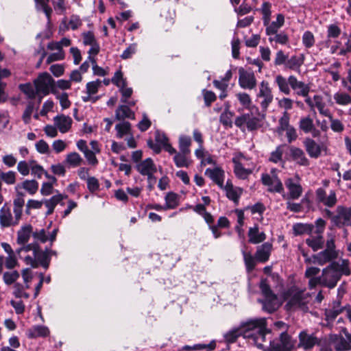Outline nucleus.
Listing matches in <instances>:
<instances>
[{
	"label": "nucleus",
	"mask_w": 351,
	"mask_h": 351,
	"mask_svg": "<svg viewBox=\"0 0 351 351\" xmlns=\"http://www.w3.org/2000/svg\"><path fill=\"white\" fill-rule=\"evenodd\" d=\"M136 168L142 176H147L148 182H151V178L156 180L154 174L157 171V167L152 158H147L139 162Z\"/></svg>",
	"instance_id": "obj_17"
},
{
	"label": "nucleus",
	"mask_w": 351,
	"mask_h": 351,
	"mask_svg": "<svg viewBox=\"0 0 351 351\" xmlns=\"http://www.w3.org/2000/svg\"><path fill=\"white\" fill-rule=\"evenodd\" d=\"M34 86L38 94L45 96L50 93L56 95L57 89L55 87V80L48 73H43L34 81Z\"/></svg>",
	"instance_id": "obj_9"
},
{
	"label": "nucleus",
	"mask_w": 351,
	"mask_h": 351,
	"mask_svg": "<svg viewBox=\"0 0 351 351\" xmlns=\"http://www.w3.org/2000/svg\"><path fill=\"white\" fill-rule=\"evenodd\" d=\"M16 172L13 171L3 172L0 170L1 180L8 185L14 184L16 182Z\"/></svg>",
	"instance_id": "obj_55"
},
{
	"label": "nucleus",
	"mask_w": 351,
	"mask_h": 351,
	"mask_svg": "<svg viewBox=\"0 0 351 351\" xmlns=\"http://www.w3.org/2000/svg\"><path fill=\"white\" fill-rule=\"evenodd\" d=\"M224 190L226 193L227 197L233 201L234 203H238L239 198L243 193V189L240 187H235L233 184L228 181L226 186H223Z\"/></svg>",
	"instance_id": "obj_30"
},
{
	"label": "nucleus",
	"mask_w": 351,
	"mask_h": 351,
	"mask_svg": "<svg viewBox=\"0 0 351 351\" xmlns=\"http://www.w3.org/2000/svg\"><path fill=\"white\" fill-rule=\"evenodd\" d=\"M115 117L117 120H123L125 118L134 119V113L128 106L122 105L116 110Z\"/></svg>",
	"instance_id": "obj_42"
},
{
	"label": "nucleus",
	"mask_w": 351,
	"mask_h": 351,
	"mask_svg": "<svg viewBox=\"0 0 351 351\" xmlns=\"http://www.w3.org/2000/svg\"><path fill=\"white\" fill-rule=\"evenodd\" d=\"M271 3L269 2H264L261 8L263 14V25H268L271 19Z\"/></svg>",
	"instance_id": "obj_56"
},
{
	"label": "nucleus",
	"mask_w": 351,
	"mask_h": 351,
	"mask_svg": "<svg viewBox=\"0 0 351 351\" xmlns=\"http://www.w3.org/2000/svg\"><path fill=\"white\" fill-rule=\"evenodd\" d=\"M260 288L265 299L259 300L263 304L265 311L272 313L276 311L281 304L277 296L274 294L265 280H262L260 283Z\"/></svg>",
	"instance_id": "obj_8"
},
{
	"label": "nucleus",
	"mask_w": 351,
	"mask_h": 351,
	"mask_svg": "<svg viewBox=\"0 0 351 351\" xmlns=\"http://www.w3.org/2000/svg\"><path fill=\"white\" fill-rule=\"evenodd\" d=\"M179 204L178 195L174 193H168L165 196V208L173 209Z\"/></svg>",
	"instance_id": "obj_49"
},
{
	"label": "nucleus",
	"mask_w": 351,
	"mask_h": 351,
	"mask_svg": "<svg viewBox=\"0 0 351 351\" xmlns=\"http://www.w3.org/2000/svg\"><path fill=\"white\" fill-rule=\"evenodd\" d=\"M24 195L18 193L16 197L13 201V213L10 207L5 204L0 209V226L2 228H9L17 225L21 219L25 200Z\"/></svg>",
	"instance_id": "obj_4"
},
{
	"label": "nucleus",
	"mask_w": 351,
	"mask_h": 351,
	"mask_svg": "<svg viewBox=\"0 0 351 351\" xmlns=\"http://www.w3.org/2000/svg\"><path fill=\"white\" fill-rule=\"evenodd\" d=\"M337 256V252H330L324 250L319 253L313 255L311 258H306L305 261L308 263L324 265V264L331 261L332 259L336 258Z\"/></svg>",
	"instance_id": "obj_18"
},
{
	"label": "nucleus",
	"mask_w": 351,
	"mask_h": 351,
	"mask_svg": "<svg viewBox=\"0 0 351 351\" xmlns=\"http://www.w3.org/2000/svg\"><path fill=\"white\" fill-rule=\"evenodd\" d=\"M315 37L310 31H306L302 35V44L306 48H311L315 44Z\"/></svg>",
	"instance_id": "obj_63"
},
{
	"label": "nucleus",
	"mask_w": 351,
	"mask_h": 351,
	"mask_svg": "<svg viewBox=\"0 0 351 351\" xmlns=\"http://www.w3.org/2000/svg\"><path fill=\"white\" fill-rule=\"evenodd\" d=\"M72 119L64 114L57 115L53 118V123L60 132L64 134L68 132L72 125Z\"/></svg>",
	"instance_id": "obj_26"
},
{
	"label": "nucleus",
	"mask_w": 351,
	"mask_h": 351,
	"mask_svg": "<svg viewBox=\"0 0 351 351\" xmlns=\"http://www.w3.org/2000/svg\"><path fill=\"white\" fill-rule=\"evenodd\" d=\"M306 243L314 252H316L323 247L324 241L323 237L320 234H317L316 236H311L306 239Z\"/></svg>",
	"instance_id": "obj_40"
},
{
	"label": "nucleus",
	"mask_w": 351,
	"mask_h": 351,
	"mask_svg": "<svg viewBox=\"0 0 351 351\" xmlns=\"http://www.w3.org/2000/svg\"><path fill=\"white\" fill-rule=\"evenodd\" d=\"M275 83L278 86L279 90L285 95H289L291 90L289 88V77L286 79L281 75H276L275 78Z\"/></svg>",
	"instance_id": "obj_44"
},
{
	"label": "nucleus",
	"mask_w": 351,
	"mask_h": 351,
	"mask_svg": "<svg viewBox=\"0 0 351 351\" xmlns=\"http://www.w3.org/2000/svg\"><path fill=\"white\" fill-rule=\"evenodd\" d=\"M289 114L287 111H285L282 114V116L279 119V125L277 128V131L278 133L281 134L286 129L291 127L289 125Z\"/></svg>",
	"instance_id": "obj_57"
},
{
	"label": "nucleus",
	"mask_w": 351,
	"mask_h": 351,
	"mask_svg": "<svg viewBox=\"0 0 351 351\" xmlns=\"http://www.w3.org/2000/svg\"><path fill=\"white\" fill-rule=\"evenodd\" d=\"M234 173L240 180H246L256 169V164L241 152H236L232 159Z\"/></svg>",
	"instance_id": "obj_5"
},
{
	"label": "nucleus",
	"mask_w": 351,
	"mask_h": 351,
	"mask_svg": "<svg viewBox=\"0 0 351 351\" xmlns=\"http://www.w3.org/2000/svg\"><path fill=\"white\" fill-rule=\"evenodd\" d=\"M305 60V56L303 53L293 55L288 59L286 62L285 69L293 70L295 71H300V67L304 64Z\"/></svg>",
	"instance_id": "obj_28"
},
{
	"label": "nucleus",
	"mask_w": 351,
	"mask_h": 351,
	"mask_svg": "<svg viewBox=\"0 0 351 351\" xmlns=\"http://www.w3.org/2000/svg\"><path fill=\"white\" fill-rule=\"evenodd\" d=\"M173 162L178 168L190 167L193 162L191 158V153L179 152L173 156Z\"/></svg>",
	"instance_id": "obj_31"
},
{
	"label": "nucleus",
	"mask_w": 351,
	"mask_h": 351,
	"mask_svg": "<svg viewBox=\"0 0 351 351\" xmlns=\"http://www.w3.org/2000/svg\"><path fill=\"white\" fill-rule=\"evenodd\" d=\"M278 170L273 168L270 173H262L261 182L267 187V191L270 193H282L284 192V187L282 181L277 176Z\"/></svg>",
	"instance_id": "obj_11"
},
{
	"label": "nucleus",
	"mask_w": 351,
	"mask_h": 351,
	"mask_svg": "<svg viewBox=\"0 0 351 351\" xmlns=\"http://www.w3.org/2000/svg\"><path fill=\"white\" fill-rule=\"evenodd\" d=\"M285 184L288 190L287 197L289 199H298L300 198L302 194L303 189L298 175L287 178L285 180Z\"/></svg>",
	"instance_id": "obj_14"
},
{
	"label": "nucleus",
	"mask_w": 351,
	"mask_h": 351,
	"mask_svg": "<svg viewBox=\"0 0 351 351\" xmlns=\"http://www.w3.org/2000/svg\"><path fill=\"white\" fill-rule=\"evenodd\" d=\"M17 253L20 259L33 268H37L41 265L45 269H47L49 265L47 252H43V250L36 243L18 248Z\"/></svg>",
	"instance_id": "obj_3"
},
{
	"label": "nucleus",
	"mask_w": 351,
	"mask_h": 351,
	"mask_svg": "<svg viewBox=\"0 0 351 351\" xmlns=\"http://www.w3.org/2000/svg\"><path fill=\"white\" fill-rule=\"evenodd\" d=\"M285 23V16L282 14L276 16L275 21L269 23L268 25H264L266 27L265 33L267 36H272L278 32V29L283 26Z\"/></svg>",
	"instance_id": "obj_33"
},
{
	"label": "nucleus",
	"mask_w": 351,
	"mask_h": 351,
	"mask_svg": "<svg viewBox=\"0 0 351 351\" xmlns=\"http://www.w3.org/2000/svg\"><path fill=\"white\" fill-rule=\"evenodd\" d=\"M336 213V215L332 217V221L336 226L351 225V206L344 207L339 206L337 208Z\"/></svg>",
	"instance_id": "obj_15"
},
{
	"label": "nucleus",
	"mask_w": 351,
	"mask_h": 351,
	"mask_svg": "<svg viewBox=\"0 0 351 351\" xmlns=\"http://www.w3.org/2000/svg\"><path fill=\"white\" fill-rule=\"evenodd\" d=\"M117 136L122 138L125 135L131 134V124L128 121H123L115 126Z\"/></svg>",
	"instance_id": "obj_48"
},
{
	"label": "nucleus",
	"mask_w": 351,
	"mask_h": 351,
	"mask_svg": "<svg viewBox=\"0 0 351 351\" xmlns=\"http://www.w3.org/2000/svg\"><path fill=\"white\" fill-rule=\"evenodd\" d=\"M57 232V229H54L51 232H49L47 230L44 228L36 230L32 233V237L34 240V243L36 244H38V242L45 243L49 241L51 245L56 239Z\"/></svg>",
	"instance_id": "obj_21"
},
{
	"label": "nucleus",
	"mask_w": 351,
	"mask_h": 351,
	"mask_svg": "<svg viewBox=\"0 0 351 351\" xmlns=\"http://www.w3.org/2000/svg\"><path fill=\"white\" fill-rule=\"evenodd\" d=\"M349 261L339 260L333 262L322 270V276L318 278H311L308 281L311 288H314L317 285H322L329 289L334 288L342 275H349Z\"/></svg>",
	"instance_id": "obj_2"
},
{
	"label": "nucleus",
	"mask_w": 351,
	"mask_h": 351,
	"mask_svg": "<svg viewBox=\"0 0 351 351\" xmlns=\"http://www.w3.org/2000/svg\"><path fill=\"white\" fill-rule=\"evenodd\" d=\"M256 99L261 106L262 111L265 112L274 99L271 88L267 81L263 80L260 83Z\"/></svg>",
	"instance_id": "obj_12"
},
{
	"label": "nucleus",
	"mask_w": 351,
	"mask_h": 351,
	"mask_svg": "<svg viewBox=\"0 0 351 351\" xmlns=\"http://www.w3.org/2000/svg\"><path fill=\"white\" fill-rule=\"evenodd\" d=\"M31 173L32 176L37 178H41L43 175L45 173L44 168L35 160H32Z\"/></svg>",
	"instance_id": "obj_62"
},
{
	"label": "nucleus",
	"mask_w": 351,
	"mask_h": 351,
	"mask_svg": "<svg viewBox=\"0 0 351 351\" xmlns=\"http://www.w3.org/2000/svg\"><path fill=\"white\" fill-rule=\"evenodd\" d=\"M239 84L244 89H254L256 86V79L254 73L240 67L239 69Z\"/></svg>",
	"instance_id": "obj_16"
},
{
	"label": "nucleus",
	"mask_w": 351,
	"mask_h": 351,
	"mask_svg": "<svg viewBox=\"0 0 351 351\" xmlns=\"http://www.w3.org/2000/svg\"><path fill=\"white\" fill-rule=\"evenodd\" d=\"M313 120L309 117H302L299 122V128L304 133H310L313 130Z\"/></svg>",
	"instance_id": "obj_50"
},
{
	"label": "nucleus",
	"mask_w": 351,
	"mask_h": 351,
	"mask_svg": "<svg viewBox=\"0 0 351 351\" xmlns=\"http://www.w3.org/2000/svg\"><path fill=\"white\" fill-rule=\"evenodd\" d=\"M111 82L118 88H120L123 85H127L126 79L123 77V74L120 69L114 73L111 79Z\"/></svg>",
	"instance_id": "obj_59"
},
{
	"label": "nucleus",
	"mask_w": 351,
	"mask_h": 351,
	"mask_svg": "<svg viewBox=\"0 0 351 351\" xmlns=\"http://www.w3.org/2000/svg\"><path fill=\"white\" fill-rule=\"evenodd\" d=\"M341 330L345 334L346 337L337 334H330L328 336V341L337 351H347L351 350V334H350L346 328L339 326Z\"/></svg>",
	"instance_id": "obj_13"
},
{
	"label": "nucleus",
	"mask_w": 351,
	"mask_h": 351,
	"mask_svg": "<svg viewBox=\"0 0 351 351\" xmlns=\"http://www.w3.org/2000/svg\"><path fill=\"white\" fill-rule=\"evenodd\" d=\"M316 199L319 204H322L327 207H332L337 202V197L334 191H330L329 193L322 189L319 188L316 191Z\"/></svg>",
	"instance_id": "obj_20"
},
{
	"label": "nucleus",
	"mask_w": 351,
	"mask_h": 351,
	"mask_svg": "<svg viewBox=\"0 0 351 351\" xmlns=\"http://www.w3.org/2000/svg\"><path fill=\"white\" fill-rule=\"evenodd\" d=\"M67 198V195L62 193H58L56 195H53L49 199H44V204L45 205L47 210L46 212V215H51L57 204L60 203L62 200Z\"/></svg>",
	"instance_id": "obj_27"
},
{
	"label": "nucleus",
	"mask_w": 351,
	"mask_h": 351,
	"mask_svg": "<svg viewBox=\"0 0 351 351\" xmlns=\"http://www.w3.org/2000/svg\"><path fill=\"white\" fill-rule=\"evenodd\" d=\"M38 10H42L46 15L48 21H50L52 9L49 6V0H34Z\"/></svg>",
	"instance_id": "obj_51"
},
{
	"label": "nucleus",
	"mask_w": 351,
	"mask_h": 351,
	"mask_svg": "<svg viewBox=\"0 0 351 351\" xmlns=\"http://www.w3.org/2000/svg\"><path fill=\"white\" fill-rule=\"evenodd\" d=\"M303 143L306 152L313 158H319L322 155V152L326 150L324 144L317 143L311 138H305Z\"/></svg>",
	"instance_id": "obj_19"
},
{
	"label": "nucleus",
	"mask_w": 351,
	"mask_h": 351,
	"mask_svg": "<svg viewBox=\"0 0 351 351\" xmlns=\"http://www.w3.org/2000/svg\"><path fill=\"white\" fill-rule=\"evenodd\" d=\"M101 85V81L100 80L88 82L86 86V95L82 96V101L84 102H95L98 99V97H95L94 95L98 92Z\"/></svg>",
	"instance_id": "obj_22"
},
{
	"label": "nucleus",
	"mask_w": 351,
	"mask_h": 351,
	"mask_svg": "<svg viewBox=\"0 0 351 351\" xmlns=\"http://www.w3.org/2000/svg\"><path fill=\"white\" fill-rule=\"evenodd\" d=\"M49 333V329L46 326L35 325L27 330V336L31 339L46 337Z\"/></svg>",
	"instance_id": "obj_32"
},
{
	"label": "nucleus",
	"mask_w": 351,
	"mask_h": 351,
	"mask_svg": "<svg viewBox=\"0 0 351 351\" xmlns=\"http://www.w3.org/2000/svg\"><path fill=\"white\" fill-rule=\"evenodd\" d=\"M342 84L343 86L346 88L351 93V86H348L347 82L345 80V79L342 80ZM334 99L337 104L341 106H346L351 104V95L345 93H336L334 95Z\"/></svg>",
	"instance_id": "obj_36"
},
{
	"label": "nucleus",
	"mask_w": 351,
	"mask_h": 351,
	"mask_svg": "<svg viewBox=\"0 0 351 351\" xmlns=\"http://www.w3.org/2000/svg\"><path fill=\"white\" fill-rule=\"evenodd\" d=\"M313 229V226L307 223H298L293 226V232L295 236L310 234L312 232Z\"/></svg>",
	"instance_id": "obj_46"
},
{
	"label": "nucleus",
	"mask_w": 351,
	"mask_h": 351,
	"mask_svg": "<svg viewBox=\"0 0 351 351\" xmlns=\"http://www.w3.org/2000/svg\"><path fill=\"white\" fill-rule=\"evenodd\" d=\"M342 307L340 306L339 302H335L333 306L330 308L326 309L325 315L326 321L330 323L333 321L337 316L341 313Z\"/></svg>",
	"instance_id": "obj_45"
},
{
	"label": "nucleus",
	"mask_w": 351,
	"mask_h": 351,
	"mask_svg": "<svg viewBox=\"0 0 351 351\" xmlns=\"http://www.w3.org/2000/svg\"><path fill=\"white\" fill-rule=\"evenodd\" d=\"M304 101L311 110L317 108L320 114L324 117H330L329 108L332 106L333 103L330 95L326 93L322 95H314L313 97H306Z\"/></svg>",
	"instance_id": "obj_7"
},
{
	"label": "nucleus",
	"mask_w": 351,
	"mask_h": 351,
	"mask_svg": "<svg viewBox=\"0 0 351 351\" xmlns=\"http://www.w3.org/2000/svg\"><path fill=\"white\" fill-rule=\"evenodd\" d=\"M35 148L37 152L40 154H49L50 147L49 144L43 139L39 140L35 144Z\"/></svg>",
	"instance_id": "obj_64"
},
{
	"label": "nucleus",
	"mask_w": 351,
	"mask_h": 351,
	"mask_svg": "<svg viewBox=\"0 0 351 351\" xmlns=\"http://www.w3.org/2000/svg\"><path fill=\"white\" fill-rule=\"evenodd\" d=\"M265 117V112L262 111V113H260L256 117H251L249 114H247V128L250 131L257 130L263 125V121Z\"/></svg>",
	"instance_id": "obj_38"
},
{
	"label": "nucleus",
	"mask_w": 351,
	"mask_h": 351,
	"mask_svg": "<svg viewBox=\"0 0 351 351\" xmlns=\"http://www.w3.org/2000/svg\"><path fill=\"white\" fill-rule=\"evenodd\" d=\"M269 351H291L295 346V341L287 332L282 331L278 338L269 341Z\"/></svg>",
	"instance_id": "obj_10"
},
{
	"label": "nucleus",
	"mask_w": 351,
	"mask_h": 351,
	"mask_svg": "<svg viewBox=\"0 0 351 351\" xmlns=\"http://www.w3.org/2000/svg\"><path fill=\"white\" fill-rule=\"evenodd\" d=\"M272 250V244L269 242H265L261 245L258 246L255 254V258L261 263H265L268 261L271 252Z\"/></svg>",
	"instance_id": "obj_29"
},
{
	"label": "nucleus",
	"mask_w": 351,
	"mask_h": 351,
	"mask_svg": "<svg viewBox=\"0 0 351 351\" xmlns=\"http://www.w3.org/2000/svg\"><path fill=\"white\" fill-rule=\"evenodd\" d=\"M191 145V138L189 136L181 135L179 137L178 145L180 152L191 153L190 146Z\"/></svg>",
	"instance_id": "obj_52"
},
{
	"label": "nucleus",
	"mask_w": 351,
	"mask_h": 351,
	"mask_svg": "<svg viewBox=\"0 0 351 351\" xmlns=\"http://www.w3.org/2000/svg\"><path fill=\"white\" fill-rule=\"evenodd\" d=\"M38 186V182L35 180H25L21 183V187L31 195L36 193Z\"/></svg>",
	"instance_id": "obj_47"
},
{
	"label": "nucleus",
	"mask_w": 351,
	"mask_h": 351,
	"mask_svg": "<svg viewBox=\"0 0 351 351\" xmlns=\"http://www.w3.org/2000/svg\"><path fill=\"white\" fill-rule=\"evenodd\" d=\"M243 247H245V244L243 243ZM241 252L243 256L245 265L248 271H251L255 267V259L250 252H247L245 248L241 250Z\"/></svg>",
	"instance_id": "obj_53"
},
{
	"label": "nucleus",
	"mask_w": 351,
	"mask_h": 351,
	"mask_svg": "<svg viewBox=\"0 0 351 351\" xmlns=\"http://www.w3.org/2000/svg\"><path fill=\"white\" fill-rule=\"evenodd\" d=\"M268 36L269 41L271 43L275 42L280 45H286L289 41L288 36L284 32H280L279 34L277 32L275 34H273L272 36Z\"/></svg>",
	"instance_id": "obj_58"
},
{
	"label": "nucleus",
	"mask_w": 351,
	"mask_h": 351,
	"mask_svg": "<svg viewBox=\"0 0 351 351\" xmlns=\"http://www.w3.org/2000/svg\"><path fill=\"white\" fill-rule=\"evenodd\" d=\"M205 175L210 178L221 189L223 188L224 171L218 167L213 169L208 168L205 171Z\"/></svg>",
	"instance_id": "obj_25"
},
{
	"label": "nucleus",
	"mask_w": 351,
	"mask_h": 351,
	"mask_svg": "<svg viewBox=\"0 0 351 351\" xmlns=\"http://www.w3.org/2000/svg\"><path fill=\"white\" fill-rule=\"evenodd\" d=\"M82 25V20L77 15H72L69 21V25L66 23V19H64L60 23V30L65 32L69 29V27L73 29H77Z\"/></svg>",
	"instance_id": "obj_37"
},
{
	"label": "nucleus",
	"mask_w": 351,
	"mask_h": 351,
	"mask_svg": "<svg viewBox=\"0 0 351 351\" xmlns=\"http://www.w3.org/2000/svg\"><path fill=\"white\" fill-rule=\"evenodd\" d=\"M32 167V161L27 162L25 160H21L17 164V171L23 176L29 175Z\"/></svg>",
	"instance_id": "obj_61"
},
{
	"label": "nucleus",
	"mask_w": 351,
	"mask_h": 351,
	"mask_svg": "<svg viewBox=\"0 0 351 351\" xmlns=\"http://www.w3.org/2000/svg\"><path fill=\"white\" fill-rule=\"evenodd\" d=\"M289 84L297 95L304 97L305 99L306 97H309V86L304 82L298 81L294 75L289 76Z\"/></svg>",
	"instance_id": "obj_24"
},
{
	"label": "nucleus",
	"mask_w": 351,
	"mask_h": 351,
	"mask_svg": "<svg viewBox=\"0 0 351 351\" xmlns=\"http://www.w3.org/2000/svg\"><path fill=\"white\" fill-rule=\"evenodd\" d=\"M290 154L293 160L298 165L302 166H308L309 165V160L302 149L292 147L290 149Z\"/></svg>",
	"instance_id": "obj_34"
},
{
	"label": "nucleus",
	"mask_w": 351,
	"mask_h": 351,
	"mask_svg": "<svg viewBox=\"0 0 351 351\" xmlns=\"http://www.w3.org/2000/svg\"><path fill=\"white\" fill-rule=\"evenodd\" d=\"M249 242L253 244H257L266 239V235L264 232H260L258 226L255 225L251 227L248 231Z\"/></svg>",
	"instance_id": "obj_35"
},
{
	"label": "nucleus",
	"mask_w": 351,
	"mask_h": 351,
	"mask_svg": "<svg viewBox=\"0 0 351 351\" xmlns=\"http://www.w3.org/2000/svg\"><path fill=\"white\" fill-rule=\"evenodd\" d=\"M269 334L266 319L258 317L242 322L239 327L227 332L224 339L228 343H233L238 337H243L249 345L264 349L267 342L266 336Z\"/></svg>",
	"instance_id": "obj_1"
},
{
	"label": "nucleus",
	"mask_w": 351,
	"mask_h": 351,
	"mask_svg": "<svg viewBox=\"0 0 351 351\" xmlns=\"http://www.w3.org/2000/svg\"><path fill=\"white\" fill-rule=\"evenodd\" d=\"M83 162V158L78 153L75 152H73L66 154L64 160V163L71 168L77 167L80 166Z\"/></svg>",
	"instance_id": "obj_39"
},
{
	"label": "nucleus",
	"mask_w": 351,
	"mask_h": 351,
	"mask_svg": "<svg viewBox=\"0 0 351 351\" xmlns=\"http://www.w3.org/2000/svg\"><path fill=\"white\" fill-rule=\"evenodd\" d=\"M32 227L30 225L23 227L18 231L17 243L19 244H25L28 242L31 235H32Z\"/></svg>",
	"instance_id": "obj_41"
},
{
	"label": "nucleus",
	"mask_w": 351,
	"mask_h": 351,
	"mask_svg": "<svg viewBox=\"0 0 351 351\" xmlns=\"http://www.w3.org/2000/svg\"><path fill=\"white\" fill-rule=\"evenodd\" d=\"M19 88L29 99H34L38 94L35 86L30 83L20 84Z\"/></svg>",
	"instance_id": "obj_54"
},
{
	"label": "nucleus",
	"mask_w": 351,
	"mask_h": 351,
	"mask_svg": "<svg viewBox=\"0 0 351 351\" xmlns=\"http://www.w3.org/2000/svg\"><path fill=\"white\" fill-rule=\"evenodd\" d=\"M284 154V146L278 145L275 150L270 153L268 160L275 164H284L282 156Z\"/></svg>",
	"instance_id": "obj_43"
},
{
	"label": "nucleus",
	"mask_w": 351,
	"mask_h": 351,
	"mask_svg": "<svg viewBox=\"0 0 351 351\" xmlns=\"http://www.w3.org/2000/svg\"><path fill=\"white\" fill-rule=\"evenodd\" d=\"M236 97L237 99L239 100L241 105L246 108H250L251 104H252V99L250 96L245 93H239L236 94Z\"/></svg>",
	"instance_id": "obj_60"
},
{
	"label": "nucleus",
	"mask_w": 351,
	"mask_h": 351,
	"mask_svg": "<svg viewBox=\"0 0 351 351\" xmlns=\"http://www.w3.org/2000/svg\"><path fill=\"white\" fill-rule=\"evenodd\" d=\"M298 339V347L304 350H310L319 343L318 339L313 334H308L305 330L299 333Z\"/></svg>",
	"instance_id": "obj_23"
},
{
	"label": "nucleus",
	"mask_w": 351,
	"mask_h": 351,
	"mask_svg": "<svg viewBox=\"0 0 351 351\" xmlns=\"http://www.w3.org/2000/svg\"><path fill=\"white\" fill-rule=\"evenodd\" d=\"M283 299L287 301L286 308L288 311L296 309L305 310L307 298L303 291L293 287L283 293Z\"/></svg>",
	"instance_id": "obj_6"
}]
</instances>
